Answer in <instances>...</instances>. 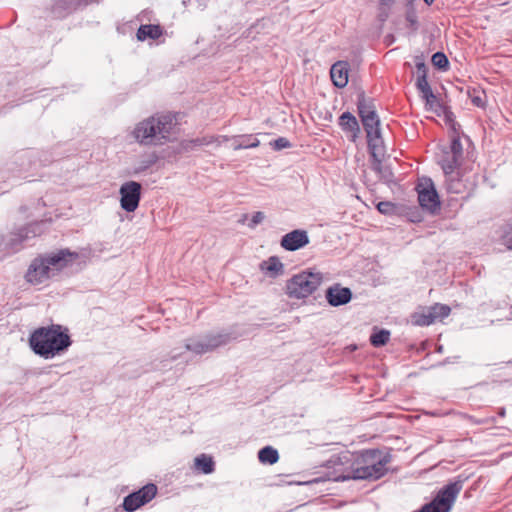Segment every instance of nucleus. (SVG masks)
<instances>
[{
  "mask_svg": "<svg viewBox=\"0 0 512 512\" xmlns=\"http://www.w3.org/2000/svg\"><path fill=\"white\" fill-rule=\"evenodd\" d=\"M392 461L389 452L379 449L364 450L359 454L344 452L333 455L328 460V467L333 468L337 475L334 480H369L375 481L386 475L387 465Z\"/></svg>",
  "mask_w": 512,
  "mask_h": 512,
  "instance_id": "nucleus-1",
  "label": "nucleus"
},
{
  "mask_svg": "<svg viewBox=\"0 0 512 512\" xmlns=\"http://www.w3.org/2000/svg\"><path fill=\"white\" fill-rule=\"evenodd\" d=\"M79 258L78 252L67 248L44 253L31 261L25 279L32 285L43 284L63 269L72 266Z\"/></svg>",
  "mask_w": 512,
  "mask_h": 512,
  "instance_id": "nucleus-2",
  "label": "nucleus"
},
{
  "mask_svg": "<svg viewBox=\"0 0 512 512\" xmlns=\"http://www.w3.org/2000/svg\"><path fill=\"white\" fill-rule=\"evenodd\" d=\"M176 125L177 119L173 113H156L137 123L132 135L140 145L161 146L174 138Z\"/></svg>",
  "mask_w": 512,
  "mask_h": 512,
  "instance_id": "nucleus-3",
  "label": "nucleus"
},
{
  "mask_svg": "<svg viewBox=\"0 0 512 512\" xmlns=\"http://www.w3.org/2000/svg\"><path fill=\"white\" fill-rule=\"evenodd\" d=\"M28 342L34 354L45 360L64 354L72 345L68 329L59 324L35 329Z\"/></svg>",
  "mask_w": 512,
  "mask_h": 512,
  "instance_id": "nucleus-4",
  "label": "nucleus"
},
{
  "mask_svg": "<svg viewBox=\"0 0 512 512\" xmlns=\"http://www.w3.org/2000/svg\"><path fill=\"white\" fill-rule=\"evenodd\" d=\"M465 479L458 476L438 490L435 497L424 504L416 512H450L459 493L462 491Z\"/></svg>",
  "mask_w": 512,
  "mask_h": 512,
  "instance_id": "nucleus-5",
  "label": "nucleus"
},
{
  "mask_svg": "<svg viewBox=\"0 0 512 512\" xmlns=\"http://www.w3.org/2000/svg\"><path fill=\"white\" fill-rule=\"evenodd\" d=\"M322 281V273L302 271L287 281L286 292L290 298L304 299L314 293Z\"/></svg>",
  "mask_w": 512,
  "mask_h": 512,
  "instance_id": "nucleus-6",
  "label": "nucleus"
},
{
  "mask_svg": "<svg viewBox=\"0 0 512 512\" xmlns=\"http://www.w3.org/2000/svg\"><path fill=\"white\" fill-rule=\"evenodd\" d=\"M229 340L230 335L227 333H209L188 339L185 349L197 355H202L226 345Z\"/></svg>",
  "mask_w": 512,
  "mask_h": 512,
  "instance_id": "nucleus-7",
  "label": "nucleus"
},
{
  "mask_svg": "<svg viewBox=\"0 0 512 512\" xmlns=\"http://www.w3.org/2000/svg\"><path fill=\"white\" fill-rule=\"evenodd\" d=\"M416 191L418 193V202L422 209L431 214H436L440 210L441 202L438 192L431 178L424 177L419 180Z\"/></svg>",
  "mask_w": 512,
  "mask_h": 512,
  "instance_id": "nucleus-8",
  "label": "nucleus"
},
{
  "mask_svg": "<svg viewBox=\"0 0 512 512\" xmlns=\"http://www.w3.org/2000/svg\"><path fill=\"white\" fill-rule=\"evenodd\" d=\"M361 122L366 132L369 154H379L380 146H383L384 142L380 129L381 122L377 112L364 116L361 118Z\"/></svg>",
  "mask_w": 512,
  "mask_h": 512,
  "instance_id": "nucleus-9",
  "label": "nucleus"
},
{
  "mask_svg": "<svg viewBox=\"0 0 512 512\" xmlns=\"http://www.w3.org/2000/svg\"><path fill=\"white\" fill-rule=\"evenodd\" d=\"M44 225V222H33L18 229L16 232H12L5 239L6 249L11 252L19 251L23 242L34 238L43 232Z\"/></svg>",
  "mask_w": 512,
  "mask_h": 512,
  "instance_id": "nucleus-10",
  "label": "nucleus"
},
{
  "mask_svg": "<svg viewBox=\"0 0 512 512\" xmlns=\"http://www.w3.org/2000/svg\"><path fill=\"white\" fill-rule=\"evenodd\" d=\"M157 494V486L153 483L144 485L137 491L128 494L123 499L122 507L127 512H134L150 502Z\"/></svg>",
  "mask_w": 512,
  "mask_h": 512,
  "instance_id": "nucleus-11",
  "label": "nucleus"
},
{
  "mask_svg": "<svg viewBox=\"0 0 512 512\" xmlns=\"http://www.w3.org/2000/svg\"><path fill=\"white\" fill-rule=\"evenodd\" d=\"M142 186L136 181H127L120 186V206L126 212H134L141 199Z\"/></svg>",
  "mask_w": 512,
  "mask_h": 512,
  "instance_id": "nucleus-12",
  "label": "nucleus"
},
{
  "mask_svg": "<svg viewBox=\"0 0 512 512\" xmlns=\"http://www.w3.org/2000/svg\"><path fill=\"white\" fill-rule=\"evenodd\" d=\"M352 291L348 287H343L336 283L328 287L325 291V298L332 307H339L348 304L352 300Z\"/></svg>",
  "mask_w": 512,
  "mask_h": 512,
  "instance_id": "nucleus-13",
  "label": "nucleus"
},
{
  "mask_svg": "<svg viewBox=\"0 0 512 512\" xmlns=\"http://www.w3.org/2000/svg\"><path fill=\"white\" fill-rule=\"evenodd\" d=\"M309 244L308 233L305 230L295 229L282 236L280 245L286 251H296Z\"/></svg>",
  "mask_w": 512,
  "mask_h": 512,
  "instance_id": "nucleus-14",
  "label": "nucleus"
},
{
  "mask_svg": "<svg viewBox=\"0 0 512 512\" xmlns=\"http://www.w3.org/2000/svg\"><path fill=\"white\" fill-rule=\"evenodd\" d=\"M339 126L344 132L350 133L349 139L352 142H356L361 130L356 117L351 112L346 111L340 115Z\"/></svg>",
  "mask_w": 512,
  "mask_h": 512,
  "instance_id": "nucleus-15",
  "label": "nucleus"
},
{
  "mask_svg": "<svg viewBox=\"0 0 512 512\" xmlns=\"http://www.w3.org/2000/svg\"><path fill=\"white\" fill-rule=\"evenodd\" d=\"M380 153L377 155L370 154L372 158V169L379 175L380 179L387 184L393 182V172L389 166L383 165L381 158L385 154L384 145L380 146Z\"/></svg>",
  "mask_w": 512,
  "mask_h": 512,
  "instance_id": "nucleus-16",
  "label": "nucleus"
},
{
  "mask_svg": "<svg viewBox=\"0 0 512 512\" xmlns=\"http://www.w3.org/2000/svg\"><path fill=\"white\" fill-rule=\"evenodd\" d=\"M330 76L333 84L338 88H344L348 83V64L338 61L332 65Z\"/></svg>",
  "mask_w": 512,
  "mask_h": 512,
  "instance_id": "nucleus-17",
  "label": "nucleus"
},
{
  "mask_svg": "<svg viewBox=\"0 0 512 512\" xmlns=\"http://www.w3.org/2000/svg\"><path fill=\"white\" fill-rule=\"evenodd\" d=\"M162 34L163 29L160 25L144 24L138 28L136 36L139 41H145L146 39H158Z\"/></svg>",
  "mask_w": 512,
  "mask_h": 512,
  "instance_id": "nucleus-18",
  "label": "nucleus"
},
{
  "mask_svg": "<svg viewBox=\"0 0 512 512\" xmlns=\"http://www.w3.org/2000/svg\"><path fill=\"white\" fill-rule=\"evenodd\" d=\"M357 110H358V115H359L360 119L366 115L369 116V115L377 112L376 106L374 103V99H372L370 97H366L364 92H360L358 94V98H357Z\"/></svg>",
  "mask_w": 512,
  "mask_h": 512,
  "instance_id": "nucleus-19",
  "label": "nucleus"
},
{
  "mask_svg": "<svg viewBox=\"0 0 512 512\" xmlns=\"http://www.w3.org/2000/svg\"><path fill=\"white\" fill-rule=\"evenodd\" d=\"M461 159L446 150H443V155L439 160V164L445 175H452L459 167Z\"/></svg>",
  "mask_w": 512,
  "mask_h": 512,
  "instance_id": "nucleus-20",
  "label": "nucleus"
},
{
  "mask_svg": "<svg viewBox=\"0 0 512 512\" xmlns=\"http://www.w3.org/2000/svg\"><path fill=\"white\" fill-rule=\"evenodd\" d=\"M435 322V317L432 316L430 307L423 308L420 311L414 312L411 315V323L415 326H429Z\"/></svg>",
  "mask_w": 512,
  "mask_h": 512,
  "instance_id": "nucleus-21",
  "label": "nucleus"
},
{
  "mask_svg": "<svg viewBox=\"0 0 512 512\" xmlns=\"http://www.w3.org/2000/svg\"><path fill=\"white\" fill-rule=\"evenodd\" d=\"M195 469L203 474H211L215 470V462L213 458L207 454H201L194 460Z\"/></svg>",
  "mask_w": 512,
  "mask_h": 512,
  "instance_id": "nucleus-22",
  "label": "nucleus"
},
{
  "mask_svg": "<svg viewBox=\"0 0 512 512\" xmlns=\"http://www.w3.org/2000/svg\"><path fill=\"white\" fill-rule=\"evenodd\" d=\"M415 66L417 70V79L415 85L419 92H421L425 89L430 88V85L427 80V67L425 63L420 59L416 60Z\"/></svg>",
  "mask_w": 512,
  "mask_h": 512,
  "instance_id": "nucleus-23",
  "label": "nucleus"
},
{
  "mask_svg": "<svg viewBox=\"0 0 512 512\" xmlns=\"http://www.w3.org/2000/svg\"><path fill=\"white\" fill-rule=\"evenodd\" d=\"M262 269L266 270L271 277H277L284 271V265L276 256H271L267 261L262 264Z\"/></svg>",
  "mask_w": 512,
  "mask_h": 512,
  "instance_id": "nucleus-24",
  "label": "nucleus"
},
{
  "mask_svg": "<svg viewBox=\"0 0 512 512\" xmlns=\"http://www.w3.org/2000/svg\"><path fill=\"white\" fill-rule=\"evenodd\" d=\"M258 459L263 464L272 465L279 460V453L272 446H265L259 450Z\"/></svg>",
  "mask_w": 512,
  "mask_h": 512,
  "instance_id": "nucleus-25",
  "label": "nucleus"
},
{
  "mask_svg": "<svg viewBox=\"0 0 512 512\" xmlns=\"http://www.w3.org/2000/svg\"><path fill=\"white\" fill-rule=\"evenodd\" d=\"M260 141L253 135H241L234 139V150L258 147Z\"/></svg>",
  "mask_w": 512,
  "mask_h": 512,
  "instance_id": "nucleus-26",
  "label": "nucleus"
},
{
  "mask_svg": "<svg viewBox=\"0 0 512 512\" xmlns=\"http://www.w3.org/2000/svg\"><path fill=\"white\" fill-rule=\"evenodd\" d=\"M446 176V187L448 192L459 194L463 191L465 188V185L463 184L462 180L458 177V174H455V172L452 175H445Z\"/></svg>",
  "mask_w": 512,
  "mask_h": 512,
  "instance_id": "nucleus-27",
  "label": "nucleus"
},
{
  "mask_svg": "<svg viewBox=\"0 0 512 512\" xmlns=\"http://www.w3.org/2000/svg\"><path fill=\"white\" fill-rule=\"evenodd\" d=\"M390 338V332L386 329L375 330L370 336V343L374 347L384 346Z\"/></svg>",
  "mask_w": 512,
  "mask_h": 512,
  "instance_id": "nucleus-28",
  "label": "nucleus"
},
{
  "mask_svg": "<svg viewBox=\"0 0 512 512\" xmlns=\"http://www.w3.org/2000/svg\"><path fill=\"white\" fill-rule=\"evenodd\" d=\"M431 61H432V64L440 70L445 71L449 67V60L443 52L438 51V52L434 53L432 55Z\"/></svg>",
  "mask_w": 512,
  "mask_h": 512,
  "instance_id": "nucleus-29",
  "label": "nucleus"
},
{
  "mask_svg": "<svg viewBox=\"0 0 512 512\" xmlns=\"http://www.w3.org/2000/svg\"><path fill=\"white\" fill-rule=\"evenodd\" d=\"M432 316L435 317V321L438 319H443L449 316L451 309L448 305L445 304H435L430 307Z\"/></svg>",
  "mask_w": 512,
  "mask_h": 512,
  "instance_id": "nucleus-30",
  "label": "nucleus"
},
{
  "mask_svg": "<svg viewBox=\"0 0 512 512\" xmlns=\"http://www.w3.org/2000/svg\"><path fill=\"white\" fill-rule=\"evenodd\" d=\"M447 152L459 157L462 159L463 156V147L460 139L458 137H454L451 140L450 146L448 149H445Z\"/></svg>",
  "mask_w": 512,
  "mask_h": 512,
  "instance_id": "nucleus-31",
  "label": "nucleus"
},
{
  "mask_svg": "<svg viewBox=\"0 0 512 512\" xmlns=\"http://www.w3.org/2000/svg\"><path fill=\"white\" fill-rule=\"evenodd\" d=\"M179 353H174L173 355L170 356L169 359H162L160 361H155L152 363V370H159V371H162V370H165L169 364L171 363V361L173 360H176L178 357H179Z\"/></svg>",
  "mask_w": 512,
  "mask_h": 512,
  "instance_id": "nucleus-32",
  "label": "nucleus"
},
{
  "mask_svg": "<svg viewBox=\"0 0 512 512\" xmlns=\"http://www.w3.org/2000/svg\"><path fill=\"white\" fill-rule=\"evenodd\" d=\"M425 106L428 110L435 112L437 115H440L445 110V107L439 102L435 95L434 99H429L425 102Z\"/></svg>",
  "mask_w": 512,
  "mask_h": 512,
  "instance_id": "nucleus-33",
  "label": "nucleus"
},
{
  "mask_svg": "<svg viewBox=\"0 0 512 512\" xmlns=\"http://www.w3.org/2000/svg\"><path fill=\"white\" fill-rule=\"evenodd\" d=\"M395 204L389 201H381L377 204V209L381 214L390 215L395 211Z\"/></svg>",
  "mask_w": 512,
  "mask_h": 512,
  "instance_id": "nucleus-34",
  "label": "nucleus"
},
{
  "mask_svg": "<svg viewBox=\"0 0 512 512\" xmlns=\"http://www.w3.org/2000/svg\"><path fill=\"white\" fill-rule=\"evenodd\" d=\"M270 144L273 147V149L276 151H279V150H282L285 148H290L292 146L290 141L285 137H279V138L275 139L274 141H272Z\"/></svg>",
  "mask_w": 512,
  "mask_h": 512,
  "instance_id": "nucleus-35",
  "label": "nucleus"
},
{
  "mask_svg": "<svg viewBox=\"0 0 512 512\" xmlns=\"http://www.w3.org/2000/svg\"><path fill=\"white\" fill-rule=\"evenodd\" d=\"M157 157L151 155L149 158L142 160L140 164L135 168L136 173H141L156 163Z\"/></svg>",
  "mask_w": 512,
  "mask_h": 512,
  "instance_id": "nucleus-36",
  "label": "nucleus"
},
{
  "mask_svg": "<svg viewBox=\"0 0 512 512\" xmlns=\"http://www.w3.org/2000/svg\"><path fill=\"white\" fill-rule=\"evenodd\" d=\"M265 218V215L263 212H255L250 220V223L248 224V226L250 228H255L258 224H260Z\"/></svg>",
  "mask_w": 512,
  "mask_h": 512,
  "instance_id": "nucleus-37",
  "label": "nucleus"
},
{
  "mask_svg": "<svg viewBox=\"0 0 512 512\" xmlns=\"http://www.w3.org/2000/svg\"><path fill=\"white\" fill-rule=\"evenodd\" d=\"M471 102L477 107H484L485 101L481 95H472Z\"/></svg>",
  "mask_w": 512,
  "mask_h": 512,
  "instance_id": "nucleus-38",
  "label": "nucleus"
},
{
  "mask_svg": "<svg viewBox=\"0 0 512 512\" xmlns=\"http://www.w3.org/2000/svg\"><path fill=\"white\" fill-rule=\"evenodd\" d=\"M420 93H421L422 98L425 100V102H427L429 99L430 100L434 99L435 94L433 93L431 87L421 91Z\"/></svg>",
  "mask_w": 512,
  "mask_h": 512,
  "instance_id": "nucleus-39",
  "label": "nucleus"
},
{
  "mask_svg": "<svg viewBox=\"0 0 512 512\" xmlns=\"http://www.w3.org/2000/svg\"><path fill=\"white\" fill-rule=\"evenodd\" d=\"M406 19L408 22H410L411 26H414L417 24V21H416V15L413 13V12H409L407 13L406 15Z\"/></svg>",
  "mask_w": 512,
  "mask_h": 512,
  "instance_id": "nucleus-40",
  "label": "nucleus"
},
{
  "mask_svg": "<svg viewBox=\"0 0 512 512\" xmlns=\"http://www.w3.org/2000/svg\"><path fill=\"white\" fill-rule=\"evenodd\" d=\"M78 254L80 255V258L78 260H76L73 264L85 262V259H83L84 257L80 253H78Z\"/></svg>",
  "mask_w": 512,
  "mask_h": 512,
  "instance_id": "nucleus-41",
  "label": "nucleus"
},
{
  "mask_svg": "<svg viewBox=\"0 0 512 512\" xmlns=\"http://www.w3.org/2000/svg\"><path fill=\"white\" fill-rule=\"evenodd\" d=\"M394 0H381V4L383 5H388L390 3H392Z\"/></svg>",
  "mask_w": 512,
  "mask_h": 512,
  "instance_id": "nucleus-42",
  "label": "nucleus"
},
{
  "mask_svg": "<svg viewBox=\"0 0 512 512\" xmlns=\"http://www.w3.org/2000/svg\"><path fill=\"white\" fill-rule=\"evenodd\" d=\"M507 320H512V306L509 308V315L507 316Z\"/></svg>",
  "mask_w": 512,
  "mask_h": 512,
  "instance_id": "nucleus-43",
  "label": "nucleus"
},
{
  "mask_svg": "<svg viewBox=\"0 0 512 512\" xmlns=\"http://www.w3.org/2000/svg\"><path fill=\"white\" fill-rule=\"evenodd\" d=\"M436 351L438 353H442L443 352V346L442 345H439L437 348H436Z\"/></svg>",
  "mask_w": 512,
  "mask_h": 512,
  "instance_id": "nucleus-44",
  "label": "nucleus"
},
{
  "mask_svg": "<svg viewBox=\"0 0 512 512\" xmlns=\"http://www.w3.org/2000/svg\"><path fill=\"white\" fill-rule=\"evenodd\" d=\"M499 415H500L501 417H503V416L505 415V409H504V408H501V409L499 410Z\"/></svg>",
  "mask_w": 512,
  "mask_h": 512,
  "instance_id": "nucleus-45",
  "label": "nucleus"
},
{
  "mask_svg": "<svg viewBox=\"0 0 512 512\" xmlns=\"http://www.w3.org/2000/svg\"><path fill=\"white\" fill-rule=\"evenodd\" d=\"M423 1H424L427 5H431V4L434 2V0H423Z\"/></svg>",
  "mask_w": 512,
  "mask_h": 512,
  "instance_id": "nucleus-46",
  "label": "nucleus"
}]
</instances>
